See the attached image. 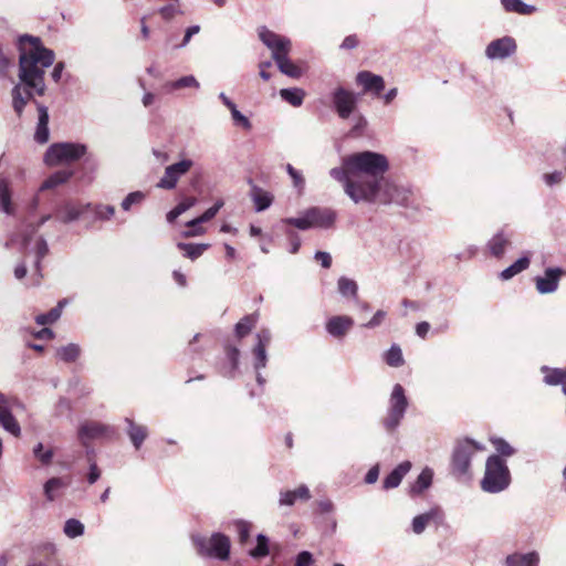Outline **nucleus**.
Segmentation results:
<instances>
[{
    "label": "nucleus",
    "mask_w": 566,
    "mask_h": 566,
    "mask_svg": "<svg viewBox=\"0 0 566 566\" xmlns=\"http://www.w3.org/2000/svg\"><path fill=\"white\" fill-rule=\"evenodd\" d=\"M114 430L104 423L97 421H86L78 428V438L83 446H86L88 441L99 439L113 433Z\"/></svg>",
    "instance_id": "4468645a"
},
{
    "label": "nucleus",
    "mask_w": 566,
    "mask_h": 566,
    "mask_svg": "<svg viewBox=\"0 0 566 566\" xmlns=\"http://www.w3.org/2000/svg\"><path fill=\"white\" fill-rule=\"evenodd\" d=\"M408 399L401 385L396 384L389 397L387 415L382 420V426L388 432L395 431L405 418Z\"/></svg>",
    "instance_id": "0eeeda50"
},
{
    "label": "nucleus",
    "mask_w": 566,
    "mask_h": 566,
    "mask_svg": "<svg viewBox=\"0 0 566 566\" xmlns=\"http://www.w3.org/2000/svg\"><path fill=\"white\" fill-rule=\"evenodd\" d=\"M337 287H338V292L343 296H350L354 298L357 297L358 286L354 280L348 279L346 276H340L337 282Z\"/></svg>",
    "instance_id": "37998d69"
},
{
    "label": "nucleus",
    "mask_w": 566,
    "mask_h": 566,
    "mask_svg": "<svg viewBox=\"0 0 566 566\" xmlns=\"http://www.w3.org/2000/svg\"><path fill=\"white\" fill-rule=\"evenodd\" d=\"M483 449V446L468 438L457 441L451 457L452 474L458 479H469L471 476L472 459Z\"/></svg>",
    "instance_id": "20e7f679"
},
{
    "label": "nucleus",
    "mask_w": 566,
    "mask_h": 566,
    "mask_svg": "<svg viewBox=\"0 0 566 566\" xmlns=\"http://www.w3.org/2000/svg\"><path fill=\"white\" fill-rule=\"evenodd\" d=\"M512 478L506 461L500 455H490L485 462L484 475L480 482L481 489L490 494L505 491Z\"/></svg>",
    "instance_id": "7ed1b4c3"
},
{
    "label": "nucleus",
    "mask_w": 566,
    "mask_h": 566,
    "mask_svg": "<svg viewBox=\"0 0 566 566\" xmlns=\"http://www.w3.org/2000/svg\"><path fill=\"white\" fill-rule=\"evenodd\" d=\"M197 203V199L195 197H187L181 202H179L175 208L178 210L180 214L192 208Z\"/></svg>",
    "instance_id": "338daca9"
},
{
    "label": "nucleus",
    "mask_w": 566,
    "mask_h": 566,
    "mask_svg": "<svg viewBox=\"0 0 566 566\" xmlns=\"http://www.w3.org/2000/svg\"><path fill=\"white\" fill-rule=\"evenodd\" d=\"M80 354L81 348L77 344L74 343H70L65 346H62L56 350L57 358L65 363L75 361L78 358Z\"/></svg>",
    "instance_id": "e433bc0d"
},
{
    "label": "nucleus",
    "mask_w": 566,
    "mask_h": 566,
    "mask_svg": "<svg viewBox=\"0 0 566 566\" xmlns=\"http://www.w3.org/2000/svg\"><path fill=\"white\" fill-rule=\"evenodd\" d=\"M223 201L218 200L212 207L207 209L201 216L188 221L186 226H199L205 222L210 221L216 217V214L219 212V210L222 208Z\"/></svg>",
    "instance_id": "79ce46f5"
},
{
    "label": "nucleus",
    "mask_w": 566,
    "mask_h": 566,
    "mask_svg": "<svg viewBox=\"0 0 566 566\" xmlns=\"http://www.w3.org/2000/svg\"><path fill=\"white\" fill-rule=\"evenodd\" d=\"M541 371L544 374L543 381L548 386H557L564 384L562 368H552L542 366Z\"/></svg>",
    "instance_id": "58836bf2"
},
{
    "label": "nucleus",
    "mask_w": 566,
    "mask_h": 566,
    "mask_svg": "<svg viewBox=\"0 0 566 566\" xmlns=\"http://www.w3.org/2000/svg\"><path fill=\"white\" fill-rule=\"evenodd\" d=\"M438 510L432 509L429 512L415 516L412 520V531L416 534H421L426 526L436 518Z\"/></svg>",
    "instance_id": "4c0bfd02"
},
{
    "label": "nucleus",
    "mask_w": 566,
    "mask_h": 566,
    "mask_svg": "<svg viewBox=\"0 0 566 566\" xmlns=\"http://www.w3.org/2000/svg\"><path fill=\"white\" fill-rule=\"evenodd\" d=\"M332 101L337 115L342 119H347L357 105V96L342 86L333 91Z\"/></svg>",
    "instance_id": "9b49d317"
},
{
    "label": "nucleus",
    "mask_w": 566,
    "mask_h": 566,
    "mask_svg": "<svg viewBox=\"0 0 566 566\" xmlns=\"http://www.w3.org/2000/svg\"><path fill=\"white\" fill-rule=\"evenodd\" d=\"M192 542L199 555L220 560L230 556V538L222 533H213L210 537L200 534L192 535Z\"/></svg>",
    "instance_id": "39448f33"
},
{
    "label": "nucleus",
    "mask_w": 566,
    "mask_h": 566,
    "mask_svg": "<svg viewBox=\"0 0 566 566\" xmlns=\"http://www.w3.org/2000/svg\"><path fill=\"white\" fill-rule=\"evenodd\" d=\"M145 199V192L139 190L133 191L123 199L120 207L124 211H129L134 205H140Z\"/></svg>",
    "instance_id": "de8ad7c7"
},
{
    "label": "nucleus",
    "mask_w": 566,
    "mask_h": 566,
    "mask_svg": "<svg viewBox=\"0 0 566 566\" xmlns=\"http://www.w3.org/2000/svg\"><path fill=\"white\" fill-rule=\"evenodd\" d=\"M94 212L98 219H111L115 213V208L109 205H99L95 207Z\"/></svg>",
    "instance_id": "13d9d810"
},
{
    "label": "nucleus",
    "mask_w": 566,
    "mask_h": 566,
    "mask_svg": "<svg viewBox=\"0 0 566 566\" xmlns=\"http://www.w3.org/2000/svg\"><path fill=\"white\" fill-rule=\"evenodd\" d=\"M385 360L391 367L401 366L403 364L401 348L396 344L391 345L386 353Z\"/></svg>",
    "instance_id": "49530a36"
},
{
    "label": "nucleus",
    "mask_w": 566,
    "mask_h": 566,
    "mask_svg": "<svg viewBox=\"0 0 566 566\" xmlns=\"http://www.w3.org/2000/svg\"><path fill=\"white\" fill-rule=\"evenodd\" d=\"M158 11L165 20L172 19L179 12L177 2L164 6Z\"/></svg>",
    "instance_id": "680f3d73"
},
{
    "label": "nucleus",
    "mask_w": 566,
    "mask_h": 566,
    "mask_svg": "<svg viewBox=\"0 0 566 566\" xmlns=\"http://www.w3.org/2000/svg\"><path fill=\"white\" fill-rule=\"evenodd\" d=\"M259 38L262 43L271 50L274 61L285 54H289L291 51V40L269 30L266 27H261L259 29Z\"/></svg>",
    "instance_id": "1a4fd4ad"
},
{
    "label": "nucleus",
    "mask_w": 566,
    "mask_h": 566,
    "mask_svg": "<svg viewBox=\"0 0 566 566\" xmlns=\"http://www.w3.org/2000/svg\"><path fill=\"white\" fill-rule=\"evenodd\" d=\"M530 258L527 255L521 256L513 264L504 269L500 273V279L503 281L511 280L522 271L526 270L530 266Z\"/></svg>",
    "instance_id": "2f4dec72"
},
{
    "label": "nucleus",
    "mask_w": 566,
    "mask_h": 566,
    "mask_svg": "<svg viewBox=\"0 0 566 566\" xmlns=\"http://www.w3.org/2000/svg\"><path fill=\"white\" fill-rule=\"evenodd\" d=\"M275 63L279 67V70L293 78H298L302 76V70L300 66L295 65L290 59L289 54H285L281 56L280 59L275 60Z\"/></svg>",
    "instance_id": "f704fd0d"
},
{
    "label": "nucleus",
    "mask_w": 566,
    "mask_h": 566,
    "mask_svg": "<svg viewBox=\"0 0 566 566\" xmlns=\"http://www.w3.org/2000/svg\"><path fill=\"white\" fill-rule=\"evenodd\" d=\"M63 532L69 538L78 537L84 534V524L76 518H69L64 523Z\"/></svg>",
    "instance_id": "c03bdc74"
},
{
    "label": "nucleus",
    "mask_w": 566,
    "mask_h": 566,
    "mask_svg": "<svg viewBox=\"0 0 566 566\" xmlns=\"http://www.w3.org/2000/svg\"><path fill=\"white\" fill-rule=\"evenodd\" d=\"M232 118L237 125L242 126L244 129L251 128V123L247 116H244L240 111H238L237 106L234 105L232 108H230Z\"/></svg>",
    "instance_id": "6e6d98bb"
},
{
    "label": "nucleus",
    "mask_w": 566,
    "mask_h": 566,
    "mask_svg": "<svg viewBox=\"0 0 566 566\" xmlns=\"http://www.w3.org/2000/svg\"><path fill=\"white\" fill-rule=\"evenodd\" d=\"M227 357L232 365V369L235 370L239 365L240 350L234 346H230L227 349Z\"/></svg>",
    "instance_id": "69168bd1"
},
{
    "label": "nucleus",
    "mask_w": 566,
    "mask_h": 566,
    "mask_svg": "<svg viewBox=\"0 0 566 566\" xmlns=\"http://www.w3.org/2000/svg\"><path fill=\"white\" fill-rule=\"evenodd\" d=\"M19 50V82L11 90L12 107L18 117H21L25 105L34 95L43 96L46 85L45 70L55 60L51 49L42 45L40 38L29 34L18 40Z\"/></svg>",
    "instance_id": "f03ea898"
},
{
    "label": "nucleus",
    "mask_w": 566,
    "mask_h": 566,
    "mask_svg": "<svg viewBox=\"0 0 566 566\" xmlns=\"http://www.w3.org/2000/svg\"><path fill=\"white\" fill-rule=\"evenodd\" d=\"M356 82L361 85L365 92L379 94L385 88V81L380 75L369 71H361L356 75Z\"/></svg>",
    "instance_id": "6ab92c4d"
},
{
    "label": "nucleus",
    "mask_w": 566,
    "mask_h": 566,
    "mask_svg": "<svg viewBox=\"0 0 566 566\" xmlns=\"http://www.w3.org/2000/svg\"><path fill=\"white\" fill-rule=\"evenodd\" d=\"M388 168L385 155L365 150L343 157L342 165L332 168L329 176L342 184L344 192L354 203H374Z\"/></svg>",
    "instance_id": "f257e3e1"
},
{
    "label": "nucleus",
    "mask_w": 566,
    "mask_h": 566,
    "mask_svg": "<svg viewBox=\"0 0 566 566\" xmlns=\"http://www.w3.org/2000/svg\"><path fill=\"white\" fill-rule=\"evenodd\" d=\"M24 409L25 405L21 400L0 392V428L12 437L20 438L22 429L14 412Z\"/></svg>",
    "instance_id": "6e6552de"
},
{
    "label": "nucleus",
    "mask_w": 566,
    "mask_h": 566,
    "mask_svg": "<svg viewBox=\"0 0 566 566\" xmlns=\"http://www.w3.org/2000/svg\"><path fill=\"white\" fill-rule=\"evenodd\" d=\"M539 554L537 552L513 553L505 558L506 566H538Z\"/></svg>",
    "instance_id": "5701e85b"
},
{
    "label": "nucleus",
    "mask_w": 566,
    "mask_h": 566,
    "mask_svg": "<svg viewBox=\"0 0 566 566\" xmlns=\"http://www.w3.org/2000/svg\"><path fill=\"white\" fill-rule=\"evenodd\" d=\"M315 260L319 261L322 266L325 269L331 268L332 256L328 252L317 251L314 255Z\"/></svg>",
    "instance_id": "774afa93"
},
{
    "label": "nucleus",
    "mask_w": 566,
    "mask_h": 566,
    "mask_svg": "<svg viewBox=\"0 0 566 566\" xmlns=\"http://www.w3.org/2000/svg\"><path fill=\"white\" fill-rule=\"evenodd\" d=\"M411 463L409 461H403L398 464L385 479L382 482V486L385 490L397 488L403 476L410 471Z\"/></svg>",
    "instance_id": "b1692460"
},
{
    "label": "nucleus",
    "mask_w": 566,
    "mask_h": 566,
    "mask_svg": "<svg viewBox=\"0 0 566 566\" xmlns=\"http://www.w3.org/2000/svg\"><path fill=\"white\" fill-rule=\"evenodd\" d=\"M176 247L182 252L184 258L196 261L210 248V244L177 242Z\"/></svg>",
    "instance_id": "cd10ccee"
},
{
    "label": "nucleus",
    "mask_w": 566,
    "mask_h": 566,
    "mask_svg": "<svg viewBox=\"0 0 566 566\" xmlns=\"http://www.w3.org/2000/svg\"><path fill=\"white\" fill-rule=\"evenodd\" d=\"M192 166L193 161L191 159H181L178 163L167 166L164 176L157 184V187L166 190L174 189L177 186L178 180L186 175Z\"/></svg>",
    "instance_id": "9d476101"
},
{
    "label": "nucleus",
    "mask_w": 566,
    "mask_h": 566,
    "mask_svg": "<svg viewBox=\"0 0 566 566\" xmlns=\"http://www.w3.org/2000/svg\"><path fill=\"white\" fill-rule=\"evenodd\" d=\"M510 245L511 241L503 231L495 233L488 242L490 253L497 259L504 255Z\"/></svg>",
    "instance_id": "a878e982"
},
{
    "label": "nucleus",
    "mask_w": 566,
    "mask_h": 566,
    "mask_svg": "<svg viewBox=\"0 0 566 566\" xmlns=\"http://www.w3.org/2000/svg\"><path fill=\"white\" fill-rule=\"evenodd\" d=\"M200 84L193 75L182 76L176 81L168 82L165 84L167 91H175L185 87L199 88Z\"/></svg>",
    "instance_id": "a19ab883"
},
{
    "label": "nucleus",
    "mask_w": 566,
    "mask_h": 566,
    "mask_svg": "<svg viewBox=\"0 0 566 566\" xmlns=\"http://www.w3.org/2000/svg\"><path fill=\"white\" fill-rule=\"evenodd\" d=\"M235 527L239 534L240 542L245 543L250 536V524L244 521H238L235 523Z\"/></svg>",
    "instance_id": "bf43d9fd"
},
{
    "label": "nucleus",
    "mask_w": 566,
    "mask_h": 566,
    "mask_svg": "<svg viewBox=\"0 0 566 566\" xmlns=\"http://www.w3.org/2000/svg\"><path fill=\"white\" fill-rule=\"evenodd\" d=\"M432 479L433 471L430 468H424L418 475L415 483L410 486V494L416 495L422 493L431 485Z\"/></svg>",
    "instance_id": "c756f323"
},
{
    "label": "nucleus",
    "mask_w": 566,
    "mask_h": 566,
    "mask_svg": "<svg viewBox=\"0 0 566 566\" xmlns=\"http://www.w3.org/2000/svg\"><path fill=\"white\" fill-rule=\"evenodd\" d=\"M125 422L128 426L127 434L135 449L138 450L147 438V427L135 423L130 418H125Z\"/></svg>",
    "instance_id": "393cba45"
},
{
    "label": "nucleus",
    "mask_w": 566,
    "mask_h": 566,
    "mask_svg": "<svg viewBox=\"0 0 566 566\" xmlns=\"http://www.w3.org/2000/svg\"><path fill=\"white\" fill-rule=\"evenodd\" d=\"M313 563V555L307 551H303L296 556L294 566H311Z\"/></svg>",
    "instance_id": "0e129e2a"
},
{
    "label": "nucleus",
    "mask_w": 566,
    "mask_h": 566,
    "mask_svg": "<svg viewBox=\"0 0 566 566\" xmlns=\"http://www.w3.org/2000/svg\"><path fill=\"white\" fill-rule=\"evenodd\" d=\"M73 176L72 170H59L49 176L41 185L40 190L53 189L60 185L65 184Z\"/></svg>",
    "instance_id": "7c9ffc66"
},
{
    "label": "nucleus",
    "mask_w": 566,
    "mask_h": 566,
    "mask_svg": "<svg viewBox=\"0 0 566 566\" xmlns=\"http://www.w3.org/2000/svg\"><path fill=\"white\" fill-rule=\"evenodd\" d=\"M252 352L254 356L253 367L255 371L265 368L268 363L266 349L262 347H254Z\"/></svg>",
    "instance_id": "864d4df0"
},
{
    "label": "nucleus",
    "mask_w": 566,
    "mask_h": 566,
    "mask_svg": "<svg viewBox=\"0 0 566 566\" xmlns=\"http://www.w3.org/2000/svg\"><path fill=\"white\" fill-rule=\"evenodd\" d=\"M286 172L293 181V186L302 192L305 187V180L301 171L296 170L291 164L286 165Z\"/></svg>",
    "instance_id": "603ef678"
},
{
    "label": "nucleus",
    "mask_w": 566,
    "mask_h": 566,
    "mask_svg": "<svg viewBox=\"0 0 566 566\" xmlns=\"http://www.w3.org/2000/svg\"><path fill=\"white\" fill-rule=\"evenodd\" d=\"M36 260L34 263L35 270L41 276V262L42 259L49 253V245L45 239L40 238L35 247Z\"/></svg>",
    "instance_id": "3c124183"
},
{
    "label": "nucleus",
    "mask_w": 566,
    "mask_h": 566,
    "mask_svg": "<svg viewBox=\"0 0 566 566\" xmlns=\"http://www.w3.org/2000/svg\"><path fill=\"white\" fill-rule=\"evenodd\" d=\"M409 191L396 186L386 179L380 190L377 193L376 202L380 203H397V205H406L408 201Z\"/></svg>",
    "instance_id": "ddd939ff"
},
{
    "label": "nucleus",
    "mask_w": 566,
    "mask_h": 566,
    "mask_svg": "<svg viewBox=\"0 0 566 566\" xmlns=\"http://www.w3.org/2000/svg\"><path fill=\"white\" fill-rule=\"evenodd\" d=\"M69 486L63 478H51L43 485V492L48 501H54Z\"/></svg>",
    "instance_id": "bb28decb"
},
{
    "label": "nucleus",
    "mask_w": 566,
    "mask_h": 566,
    "mask_svg": "<svg viewBox=\"0 0 566 566\" xmlns=\"http://www.w3.org/2000/svg\"><path fill=\"white\" fill-rule=\"evenodd\" d=\"M506 12L517 13L521 15H530L536 11L534 6L527 4L522 0H500Z\"/></svg>",
    "instance_id": "c85d7f7f"
},
{
    "label": "nucleus",
    "mask_w": 566,
    "mask_h": 566,
    "mask_svg": "<svg viewBox=\"0 0 566 566\" xmlns=\"http://www.w3.org/2000/svg\"><path fill=\"white\" fill-rule=\"evenodd\" d=\"M188 229L187 230H184L180 235L182 238H195V237H200L202 234L206 233V229L199 224V226H186Z\"/></svg>",
    "instance_id": "052dcab7"
},
{
    "label": "nucleus",
    "mask_w": 566,
    "mask_h": 566,
    "mask_svg": "<svg viewBox=\"0 0 566 566\" xmlns=\"http://www.w3.org/2000/svg\"><path fill=\"white\" fill-rule=\"evenodd\" d=\"M32 454L40 464L48 467L52 463L54 449L51 446L45 447L42 442H38L32 449Z\"/></svg>",
    "instance_id": "72a5a7b5"
},
{
    "label": "nucleus",
    "mask_w": 566,
    "mask_h": 566,
    "mask_svg": "<svg viewBox=\"0 0 566 566\" xmlns=\"http://www.w3.org/2000/svg\"><path fill=\"white\" fill-rule=\"evenodd\" d=\"M312 228L328 229L336 220V212L331 208L313 207L306 210Z\"/></svg>",
    "instance_id": "2eb2a0df"
},
{
    "label": "nucleus",
    "mask_w": 566,
    "mask_h": 566,
    "mask_svg": "<svg viewBox=\"0 0 566 566\" xmlns=\"http://www.w3.org/2000/svg\"><path fill=\"white\" fill-rule=\"evenodd\" d=\"M305 95V91L300 87L282 88L280 91L281 98L294 107H300L303 104Z\"/></svg>",
    "instance_id": "473e14b6"
},
{
    "label": "nucleus",
    "mask_w": 566,
    "mask_h": 566,
    "mask_svg": "<svg viewBox=\"0 0 566 566\" xmlns=\"http://www.w3.org/2000/svg\"><path fill=\"white\" fill-rule=\"evenodd\" d=\"M256 547L251 549L249 552V555L253 558H261L268 556L270 553L268 536H265L264 534H259L256 536Z\"/></svg>",
    "instance_id": "a18cd8bd"
},
{
    "label": "nucleus",
    "mask_w": 566,
    "mask_h": 566,
    "mask_svg": "<svg viewBox=\"0 0 566 566\" xmlns=\"http://www.w3.org/2000/svg\"><path fill=\"white\" fill-rule=\"evenodd\" d=\"M86 146L81 143H55L44 154V163L49 167L71 164L86 154Z\"/></svg>",
    "instance_id": "423d86ee"
},
{
    "label": "nucleus",
    "mask_w": 566,
    "mask_h": 566,
    "mask_svg": "<svg viewBox=\"0 0 566 566\" xmlns=\"http://www.w3.org/2000/svg\"><path fill=\"white\" fill-rule=\"evenodd\" d=\"M256 322H258L256 314L247 315L242 319H240L235 324V328H234L237 337L243 338L244 336H247L255 327Z\"/></svg>",
    "instance_id": "c9c22d12"
},
{
    "label": "nucleus",
    "mask_w": 566,
    "mask_h": 566,
    "mask_svg": "<svg viewBox=\"0 0 566 566\" xmlns=\"http://www.w3.org/2000/svg\"><path fill=\"white\" fill-rule=\"evenodd\" d=\"M354 319L347 315L332 316L325 324L326 332L335 337L343 338L353 327Z\"/></svg>",
    "instance_id": "a211bd4d"
},
{
    "label": "nucleus",
    "mask_w": 566,
    "mask_h": 566,
    "mask_svg": "<svg viewBox=\"0 0 566 566\" xmlns=\"http://www.w3.org/2000/svg\"><path fill=\"white\" fill-rule=\"evenodd\" d=\"M38 108V124L34 133V140L39 144H45L49 142L50 138V130H49V111L48 107L36 103Z\"/></svg>",
    "instance_id": "aec40b11"
},
{
    "label": "nucleus",
    "mask_w": 566,
    "mask_h": 566,
    "mask_svg": "<svg viewBox=\"0 0 566 566\" xmlns=\"http://www.w3.org/2000/svg\"><path fill=\"white\" fill-rule=\"evenodd\" d=\"M563 274L559 268H548L544 276L535 277L536 290L539 294H551L557 291Z\"/></svg>",
    "instance_id": "dca6fc26"
},
{
    "label": "nucleus",
    "mask_w": 566,
    "mask_h": 566,
    "mask_svg": "<svg viewBox=\"0 0 566 566\" xmlns=\"http://www.w3.org/2000/svg\"><path fill=\"white\" fill-rule=\"evenodd\" d=\"M91 203L64 202L56 211V218L63 223L78 220L88 209Z\"/></svg>",
    "instance_id": "f3484780"
},
{
    "label": "nucleus",
    "mask_w": 566,
    "mask_h": 566,
    "mask_svg": "<svg viewBox=\"0 0 566 566\" xmlns=\"http://www.w3.org/2000/svg\"><path fill=\"white\" fill-rule=\"evenodd\" d=\"M491 442L497 452L496 455L501 458L511 457L515 453V449L503 438H493Z\"/></svg>",
    "instance_id": "09e8293b"
},
{
    "label": "nucleus",
    "mask_w": 566,
    "mask_h": 566,
    "mask_svg": "<svg viewBox=\"0 0 566 566\" xmlns=\"http://www.w3.org/2000/svg\"><path fill=\"white\" fill-rule=\"evenodd\" d=\"M516 42L511 36H503L491 41L486 49L485 55L490 60H504L516 52Z\"/></svg>",
    "instance_id": "f8f14e48"
},
{
    "label": "nucleus",
    "mask_w": 566,
    "mask_h": 566,
    "mask_svg": "<svg viewBox=\"0 0 566 566\" xmlns=\"http://www.w3.org/2000/svg\"><path fill=\"white\" fill-rule=\"evenodd\" d=\"M282 223L284 224H290V226H293L300 230H308L311 229V223H310V219L307 218V213H306V210L302 213V216L300 217H296V218H285V219H282L281 221Z\"/></svg>",
    "instance_id": "8fccbe9b"
},
{
    "label": "nucleus",
    "mask_w": 566,
    "mask_h": 566,
    "mask_svg": "<svg viewBox=\"0 0 566 566\" xmlns=\"http://www.w3.org/2000/svg\"><path fill=\"white\" fill-rule=\"evenodd\" d=\"M250 197L254 203L256 212H261L270 208L274 200V196L270 191L264 190L256 185L251 186Z\"/></svg>",
    "instance_id": "4be33fe9"
},
{
    "label": "nucleus",
    "mask_w": 566,
    "mask_h": 566,
    "mask_svg": "<svg viewBox=\"0 0 566 566\" xmlns=\"http://www.w3.org/2000/svg\"><path fill=\"white\" fill-rule=\"evenodd\" d=\"M0 208L6 212H11V197L8 186L4 181H0Z\"/></svg>",
    "instance_id": "5fc2aeb1"
},
{
    "label": "nucleus",
    "mask_w": 566,
    "mask_h": 566,
    "mask_svg": "<svg viewBox=\"0 0 566 566\" xmlns=\"http://www.w3.org/2000/svg\"><path fill=\"white\" fill-rule=\"evenodd\" d=\"M311 499L310 489L305 484H301L295 490H285L280 492L279 504L281 506H292L297 500L308 501Z\"/></svg>",
    "instance_id": "412c9836"
},
{
    "label": "nucleus",
    "mask_w": 566,
    "mask_h": 566,
    "mask_svg": "<svg viewBox=\"0 0 566 566\" xmlns=\"http://www.w3.org/2000/svg\"><path fill=\"white\" fill-rule=\"evenodd\" d=\"M65 303V300L60 301L59 304L55 307L51 308L48 313L38 315L35 317V322L39 325H48L56 322L61 316L62 308Z\"/></svg>",
    "instance_id": "ea45409f"
},
{
    "label": "nucleus",
    "mask_w": 566,
    "mask_h": 566,
    "mask_svg": "<svg viewBox=\"0 0 566 566\" xmlns=\"http://www.w3.org/2000/svg\"><path fill=\"white\" fill-rule=\"evenodd\" d=\"M387 313L382 310H378L374 316L371 317V319L369 322H367L366 324H364L363 326L366 327V328H375V327H378L385 319Z\"/></svg>",
    "instance_id": "e2e57ef3"
},
{
    "label": "nucleus",
    "mask_w": 566,
    "mask_h": 566,
    "mask_svg": "<svg viewBox=\"0 0 566 566\" xmlns=\"http://www.w3.org/2000/svg\"><path fill=\"white\" fill-rule=\"evenodd\" d=\"M255 338H256V344L254 347H262V348L266 349V347L271 343L272 335L269 329L263 328L256 333Z\"/></svg>",
    "instance_id": "4d7b16f0"
}]
</instances>
